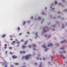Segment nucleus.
I'll return each instance as SVG.
<instances>
[{
    "instance_id": "1",
    "label": "nucleus",
    "mask_w": 67,
    "mask_h": 67,
    "mask_svg": "<svg viewBox=\"0 0 67 67\" xmlns=\"http://www.w3.org/2000/svg\"><path fill=\"white\" fill-rule=\"evenodd\" d=\"M31 56V55L29 54L25 56V58L26 60H28L29 58H30V57Z\"/></svg>"
},
{
    "instance_id": "2",
    "label": "nucleus",
    "mask_w": 67,
    "mask_h": 67,
    "mask_svg": "<svg viewBox=\"0 0 67 67\" xmlns=\"http://www.w3.org/2000/svg\"><path fill=\"white\" fill-rule=\"evenodd\" d=\"M12 58H13L14 59H15V58H17V56H16L15 55H12Z\"/></svg>"
},
{
    "instance_id": "3",
    "label": "nucleus",
    "mask_w": 67,
    "mask_h": 67,
    "mask_svg": "<svg viewBox=\"0 0 67 67\" xmlns=\"http://www.w3.org/2000/svg\"><path fill=\"white\" fill-rule=\"evenodd\" d=\"M64 42L65 43H67V41H66V40H64V41H62L61 42V43L62 44V43H64Z\"/></svg>"
},
{
    "instance_id": "4",
    "label": "nucleus",
    "mask_w": 67,
    "mask_h": 67,
    "mask_svg": "<svg viewBox=\"0 0 67 67\" xmlns=\"http://www.w3.org/2000/svg\"><path fill=\"white\" fill-rule=\"evenodd\" d=\"M20 54H25V51H20Z\"/></svg>"
},
{
    "instance_id": "5",
    "label": "nucleus",
    "mask_w": 67,
    "mask_h": 67,
    "mask_svg": "<svg viewBox=\"0 0 67 67\" xmlns=\"http://www.w3.org/2000/svg\"><path fill=\"white\" fill-rule=\"evenodd\" d=\"M16 43V42L15 41H14L11 43V44H12V45H14L15 44L14 43Z\"/></svg>"
},
{
    "instance_id": "6",
    "label": "nucleus",
    "mask_w": 67,
    "mask_h": 67,
    "mask_svg": "<svg viewBox=\"0 0 67 67\" xmlns=\"http://www.w3.org/2000/svg\"><path fill=\"white\" fill-rule=\"evenodd\" d=\"M50 46H53V44L52 43H51L50 45L49 44L48 45V47H50Z\"/></svg>"
},
{
    "instance_id": "7",
    "label": "nucleus",
    "mask_w": 67,
    "mask_h": 67,
    "mask_svg": "<svg viewBox=\"0 0 67 67\" xmlns=\"http://www.w3.org/2000/svg\"><path fill=\"white\" fill-rule=\"evenodd\" d=\"M26 47V46H25V45H23L22 46V48L23 49H24V48H25Z\"/></svg>"
},
{
    "instance_id": "8",
    "label": "nucleus",
    "mask_w": 67,
    "mask_h": 67,
    "mask_svg": "<svg viewBox=\"0 0 67 67\" xmlns=\"http://www.w3.org/2000/svg\"><path fill=\"white\" fill-rule=\"evenodd\" d=\"M42 62H40V65H39V67H42Z\"/></svg>"
},
{
    "instance_id": "9",
    "label": "nucleus",
    "mask_w": 67,
    "mask_h": 67,
    "mask_svg": "<svg viewBox=\"0 0 67 67\" xmlns=\"http://www.w3.org/2000/svg\"><path fill=\"white\" fill-rule=\"evenodd\" d=\"M42 46L43 48H46V46H45V45L44 44L43 46Z\"/></svg>"
},
{
    "instance_id": "10",
    "label": "nucleus",
    "mask_w": 67,
    "mask_h": 67,
    "mask_svg": "<svg viewBox=\"0 0 67 67\" xmlns=\"http://www.w3.org/2000/svg\"><path fill=\"white\" fill-rule=\"evenodd\" d=\"M27 41H25L24 43V44L25 45H26L27 44Z\"/></svg>"
},
{
    "instance_id": "11",
    "label": "nucleus",
    "mask_w": 67,
    "mask_h": 67,
    "mask_svg": "<svg viewBox=\"0 0 67 67\" xmlns=\"http://www.w3.org/2000/svg\"><path fill=\"white\" fill-rule=\"evenodd\" d=\"M60 49H62V50H64L65 49V48H61Z\"/></svg>"
},
{
    "instance_id": "12",
    "label": "nucleus",
    "mask_w": 67,
    "mask_h": 67,
    "mask_svg": "<svg viewBox=\"0 0 67 67\" xmlns=\"http://www.w3.org/2000/svg\"><path fill=\"white\" fill-rule=\"evenodd\" d=\"M44 30V28H43V31L44 32H46V30Z\"/></svg>"
},
{
    "instance_id": "13",
    "label": "nucleus",
    "mask_w": 67,
    "mask_h": 67,
    "mask_svg": "<svg viewBox=\"0 0 67 67\" xmlns=\"http://www.w3.org/2000/svg\"><path fill=\"white\" fill-rule=\"evenodd\" d=\"M25 23H26V22H25V21H24L23 22V25H24V24H25Z\"/></svg>"
},
{
    "instance_id": "14",
    "label": "nucleus",
    "mask_w": 67,
    "mask_h": 67,
    "mask_svg": "<svg viewBox=\"0 0 67 67\" xmlns=\"http://www.w3.org/2000/svg\"><path fill=\"white\" fill-rule=\"evenodd\" d=\"M62 29H63V28H64L65 27L64 26V25H63V24H62Z\"/></svg>"
},
{
    "instance_id": "15",
    "label": "nucleus",
    "mask_w": 67,
    "mask_h": 67,
    "mask_svg": "<svg viewBox=\"0 0 67 67\" xmlns=\"http://www.w3.org/2000/svg\"><path fill=\"white\" fill-rule=\"evenodd\" d=\"M18 31H20V28L19 27H18Z\"/></svg>"
},
{
    "instance_id": "16",
    "label": "nucleus",
    "mask_w": 67,
    "mask_h": 67,
    "mask_svg": "<svg viewBox=\"0 0 67 67\" xmlns=\"http://www.w3.org/2000/svg\"><path fill=\"white\" fill-rule=\"evenodd\" d=\"M33 46L34 47H36V45L35 44H33Z\"/></svg>"
},
{
    "instance_id": "17",
    "label": "nucleus",
    "mask_w": 67,
    "mask_h": 67,
    "mask_svg": "<svg viewBox=\"0 0 67 67\" xmlns=\"http://www.w3.org/2000/svg\"><path fill=\"white\" fill-rule=\"evenodd\" d=\"M5 34L3 35L2 36V37H5Z\"/></svg>"
},
{
    "instance_id": "18",
    "label": "nucleus",
    "mask_w": 67,
    "mask_h": 67,
    "mask_svg": "<svg viewBox=\"0 0 67 67\" xmlns=\"http://www.w3.org/2000/svg\"><path fill=\"white\" fill-rule=\"evenodd\" d=\"M40 19H41V17H38V20H40Z\"/></svg>"
},
{
    "instance_id": "19",
    "label": "nucleus",
    "mask_w": 67,
    "mask_h": 67,
    "mask_svg": "<svg viewBox=\"0 0 67 67\" xmlns=\"http://www.w3.org/2000/svg\"><path fill=\"white\" fill-rule=\"evenodd\" d=\"M16 43H17V44H20V42H19L18 41H17L16 42Z\"/></svg>"
},
{
    "instance_id": "20",
    "label": "nucleus",
    "mask_w": 67,
    "mask_h": 67,
    "mask_svg": "<svg viewBox=\"0 0 67 67\" xmlns=\"http://www.w3.org/2000/svg\"><path fill=\"white\" fill-rule=\"evenodd\" d=\"M37 32H36V33H35V35H37V36H38V35H37Z\"/></svg>"
},
{
    "instance_id": "21",
    "label": "nucleus",
    "mask_w": 67,
    "mask_h": 67,
    "mask_svg": "<svg viewBox=\"0 0 67 67\" xmlns=\"http://www.w3.org/2000/svg\"><path fill=\"white\" fill-rule=\"evenodd\" d=\"M9 49H12V47H9Z\"/></svg>"
},
{
    "instance_id": "22",
    "label": "nucleus",
    "mask_w": 67,
    "mask_h": 67,
    "mask_svg": "<svg viewBox=\"0 0 67 67\" xmlns=\"http://www.w3.org/2000/svg\"><path fill=\"white\" fill-rule=\"evenodd\" d=\"M41 13L42 14H45V13H44V12H41Z\"/></svg>"
},
{
    "instance_id": "23",
    "label": "nucleus",
    "mask_w": 67,
    "mask_h": 67,
    "mask_svg": "<svg viewBox=\"0 0 67 67\" xmlns=\"http://www.w3.org/2000/svg\"><path fill=\"white\" fill-rule=\"evenodd\" d=\"M15 65H19V63H16Z\"/></svg>"
},
{
    "instance_id": "24",
    "label": "nucleus",
    "mask_w": 67,
    "mask_h": 67,
    "mask_svg": "<svg viewBox=\"0 0 67 67\" xmlns=\"http://www.w3.org/2000/svg\"><path fill=\"white\" fill-rule=\"evenodd\" d=\"M24 58V56H23L22 58V59L23 60V59Z\"/></svg>"
},
{
    "instance_id": "25",
    "label": "nucleus",
    "mask_w": 67,
    "mask_h": 67,
    "mask_svg": "<svg viewBox=\"0 0 67 67\" xmlns=\"http://www.w3.org/2000/svg\"><path fill=\"white\" fill-rule=\"evenodd\" d=\"M37 63H35V65H37Z\"/></svg>"
},
{
    "instance_id": "26",
    "label": "nucleus",
    "mask_w": 67,
    "mask_h": 67,
    "mask_svg": "<svg viewBox=\"0 0 67 67\" xmlns=\"http://www.w3.org/2000/svg\"><path fill=\"white\" fill-rule=\"evenodd\" d=\"M29 48H31V46L29 45Z\"/></svg>"
},
{
    "instance_id": "27",
    "label": "nucleus",
    "mask_w": 67,
    "mask_h": 67,
    "mask_svg": "<svg viewBox=\"0 0 67 67\" xmlns=\"http://www.w3.org/2000/svg\"><path fill=\"white\" fill-rule=\"evenodd\" d=\"M50 37H51V35H49L48 36V38H50Z\"/></svg>"
},
{
    "instance_id": "28",
    "label": "nucleus",
    "mask_w": 67,
    "mask_h": 67,
    "mask_svg": "<svg viewBox=\"0 0 67 67\" xmlns=\"http://www.w3.org/2000/svg\"><path fill=\"white\" fill-rule=\"evenodd\" d=\"M27 33L28 34H30V32L29 31H28L27 32Z\"/></svg>"
},
{
    "instance_id": "29",
    "label": "nucleus",
    "mask_w": 67,
    "mask_h": 67,
    "mask_svg": "<svg viewBox=\"0 0 67 67\" xmlns=\"http://www.w3.org/2000/svg\"><path fill=\"white\" fill-rule=\"evenodd\" d=\"M46 59L45 58H43V60H45Z\"/></svg>"
},
{
    "instance_id": "30",
    "label": "nucleus",
    "mask_w": 67,
    "mask_h": 67,
    "mask_svg": "<svg viewBox=\"0 0 67 67\" xmlns=\"http://www.w3.org/2000/svg\"><path fill=\"white\" fill-rule=\"evenodd\" d=\"M57 2H54V4H57Z\"/></svg>"
},
{
    "instance_id": "31",
    "label": "nucleus",
    "mask_w": 67,
    "mask_h": 67,
    "mask_svg": "<svg viewBox=\"0 0 67 67\" xmlns=\"http://www.w3.org/2000/svg\"><path fill=\"white\" fill-rule=\"evenodd\" d=\"M4 46H5V47H7V44H4Z\"/></svg>"
},
{
    "instance_id": "32",
    "label": "nucleus",
    "mask_w": 67,
    "mask_h": 67,
    "mask_svg": "<svg viewBox=\"0 0 67 67\" xmlns=\"http://www.w3.org/2000/svg\"><path fill=\"white\" fill-rule=\"evenodd\" d=\"M45 37H47V35H44Z\"/></svg>"
},
{
    "instance_id": "33",
    "label": "nucleus",
    "mask_w": 67,
    "mask_h": 67,
    "mask_svg": "<svg viewBox=\"0 0 67 67\" xmlns=\"http://www.w3.org/2000/svg\"><path fill=\"white\" fill-rule=\"evenodd\" d=\"M63 52L64 53H66V51H63Z\"/></svg>"
},
{
    "instance_id": "34",
    "label": "nucleus",
    "mask_w": 67,
    "mask_h": 67,
    "mask_svg": "<svg viewBox=\"0 0 67 67\" xmlns=\"http://www.w3.org/2000/svg\"><path fill=\"white\" fill-rule=\"evenodd\" d=\"M10 55H12V52H10Z\"/></svg>"
},
{
    "instance_id": "35",
    "label": "nucleus",
    "mask_w": 67,
    "mask_h": 67,
    "mask_svg": "<svg viewBox=\"0 0 67 67\" xmlns=\"http://www.w3.org/2000/svg\"><path fill=\"white\" fill-rule=\"evenodd\" d=\"M10 40V41H12V40H13V39L12 38H11Z\"/></svg>"
},
{
    "instance_id": "36",
    "label": "nucleus",
    "mask_w": 67,
    "mask_h": 67,
    "mask_svg": "<svg viewBox=\"0 0 67 67\" xmlns=\"http://www.w3.org/2000/svg\"><path fill=\"white\" fill-rule=\"evenodd\" d=\"M52 26L53 27H55V26L54 25H53Z\"/></svg>"
},
{
    "instance_id": "37",
    "label": "nucleus",
    "mask_w": 67,
    "mask_h": 67,
    "mask_svg": "<svg viewBox=\"0 0 67 67\" xmlns=\"http://www.w3.org/2000/svg\"><path fill=\"white\" fill-rule=\"evenodd\" d=\"M51 57L52 59H53V57L52 56H51Z\"/></svg>"
},
{
    "instance_id": "38",
    "label": "nucleus",
    "mask_w": 67,
    "mask_h": 67,
    "mask_svg": "<svg viewBox=\"0 0 67 67\" xmlns=\"http://www.w3.org/2000/svg\"><path fill=\"white\" fill-rule=\"evenodd\" d=\"M57 13H58L59 14L60 13V12H57Z\"/></svg>"
},
{
    "instance_id": "39",
    "label": "nucleus",
    "mask_w": 67,
    "mask_h": 67,
    "mask_svg": "<svg viewBox=\"0 0 67 67\" xmlns=\"http://www.w3.org/2000/svg\"><path fill=\"white\" fill-rule=\"evenodd\" d=\"M5 67H7V65H5Z\"/></svg>"
},
{
    "instance_id": "40",
    "label": "nucleus",
    "mask_w": 67,
    "mask_h": 67,
    "mask_svg": "<svg viewBox=\"0 0 67 67\" xmlns=\"http://www.w3.org/2000/svg\"><path fill=\"white\" fill-rule=\"evenodd\" d=\"M5 53H6V54H7V53H8V51H6Z\"/></svg>"
},
{
    "instance_id": "41",
    "label": "nucleus",
    "mask_w": 67,
    "mask_h": 67,
    "mask_svg": "<svg viewBox=\"0 0 67 67\" xmlns=\"http://www.w3.org/2000/svg\"><path fill=\"white\" fill-rule=\"evenodd\" d=\"M4 49H6V48H7V47L5 46V47H4Z\"/></svg>"
},
{
    "instance_id": "42",
    "label": "nucleus",
    "mask_w": 67,
    "mask_h": 67,
    "mask_svg": "<svg viewBox=\"0 0 67 67\" xmlns=\"http://www.w3.org/2000/svg\"><path fill=\"white\" fill-rule=\"evenodd\" d=\"M59 5H62V3H59Z\"/></svg>"
},
{
    "instance_id": "43",
    "label": "nucleus",
    "mask_w": 67,
    "mask_h": 67,
    "mask_svg": "<svg viewBox=\"0 0 67 67\" xmlns=\"http://www.w3.org/2000/svg\"><path fill=\"white\" fill-rule=\"evenodd\" d=\"M19 34V35H22V33H20Z\"/></svg>"
},
{
    "instance_id": "44",
    "label": "nucleus",
    "mask_w": 67,
    "mask_h": 67,
    "mask_svg": "<svg viewBox=\"0 0 67 67\" xmlns=\"http://www.w3.org/2000/svg\"><path fill=\"white\" fill-rule=\"evenodd\" d=\"M57 46H59V44H57Z\"/></svg>"
},
{
    "instance_id": "45",
    "label": "nucleus",
    "mask_w": 67,
    "mask_h": 67,
    "mask_svg": "<svg viewBox=\"0 0 67 67\" xmlns=\"http://www.w3.org/2000/svg\"><path fill=\"white\" fill-rule=\"evenodd\" d=\"M37 59H39V57L37 58Z\"/></svg>"
},
{
    "instance_id": "46",
    "label": "nucleus",
    "mask_w": 67,
    "mask_h": 67,
    "mask_svg": "<svg viewBox=\"0 0 67 67\" xmlns=\"http://www.w3.org/2000/svg\"><path fill=\"white\" fill-rule=\"evenodd\" d=\"M15 41H18V39H15Z\"/></svg>"
},
{
    "instance_id": "47",
    "label": "nucleus",
    "mask_w": 67,
    "mask_h": 67,
    "mask_svg": "<svg viewBox=\"0 0 67 67\" xmlns=\"http://www.w3.org/2000/svg\"><path fill=\"white\" fill-rule=\"evenodd\" d=\"M23 40H21V42H23Z\"/></svg>"
},
{
    "instance_id": "48",
    "label": "nucleus",
    "mask_w": 67,
    "mask_h": 67,
    "mask_svg": "<svg viewBox=\"0 0 67 67\" xmlns=\"http://www.w3.org/2000/svg\"><path fill=\"white\" fill-rule=\"evenodd\" d=\"M62 2H65V0H62Z\"/></svg>"
},
{
    "instance_id": "49",
    "label": "nucleus",
    "mask_w": 67,
    "mask_h": 67,
    "mask_svg": "<svg viewBox=\"0 0 67 67\" xmlns=\"http://www.w3.org/2000/svg\"><path fill=\"white\" fill-rule=\"evenodd\" d=\"M44 51L45 52H46V51H47V49H46L44 50Z\"/></svg>"
},
{
    "instance_id": "50",
    "label": "nucleus",
    "mask_w": 67,
    "mask_h": 67,
    "mask_svg": "<svg viewBox=\"0 0 67 67\" xmlns=\"http://www.w3.org/2000/svg\"><path fill=\"white\" fill-rule=\"evenodd\" d=\"M31 19H33V17H32L31 18Z\"/></svg>"
},
{
    "instance_id": "51",
    "label": "nucleus",
    "mask_w": 67,
    "mask_h": 67,
    "mask_svg": "<svg viewBox=\"0 0 67 67\" xmlns=\"http://www.w3.org/2000/svg\"><path fill=\"white\" fill-rule=\"evenodd\" d=\"M52 10H54V8H52Z\"/></svg>"
},
{
    "instance_id": "52",
    "label": "nucleus",
    "mask_w": 67,
    "mask_h": 67,
    "mask_svg": "<svg viewBox=\"0 0 67 67\" xmlns=\"http://www.w3.org/2000/svg\"><path fill=\"white\" fill-rule=\"evenodd\" d=\"M34 49V50H36V49H35V48H34V49Z\"/></svg>"
},
{
    "instance_id": "53",
    "label": "nucleus",
    "mask_w": 67,
    "mask_h": 67,
    "mask_svg": "<svg viewBox=\"0 0 67 67\" xmlns=\"http://www.w3.org/2000/svg\"><path fill=\"white\" fill-rule=\"evenodd\" d=\"M65 59V57H64L63 58V59Z\"/></svg>"
},
{
    "instance_id": "54",
    "label": "nucleus",
    "mask_w": 67,
    "mask_h": 67,
    "mask_svg": "<svg viewBox=\"0 0 67 67\" xmlns=\"http://www.w3.org/2000/svg\"><path fill=\"white\" fill-rule=\"evenodd\" d=\"M62 20H64V19L63 18H62Z\"/></svg>"
},
{
    "instance_id": "55",
    "label": "nucleus",
    "mask_w": 67,
    "mask_h": 67,
    "mask_svg": "<svg viewBox=\"0 0 67 67\" xmlns=\"http://www.w3.org/2000/svg\"><path fill=\"white\" fill-rule=\"evenodd\" d=\"M45 9L46 10V9H47V7H45Z\"/></svg>"
},
{
    "instance_id": "56",
    "label": "nucleus",
    "mask_w": 67,
    "mask_h": 67,
    "mask_svg": "<svg viewBox=\"0 0 67 67\" xmlns=\"http://www.w3.org/2000/svg\"><path fill=\"white\" fill-rule=\"evenodd\" d=\"M40 60H42V58H40Z\"/></svg>"
},
{
    "instance_id": "57",
    "label": "nucleus",
    "mask_w": 67,
    "mask_h": 67,
    "mask_svg": "<svg viewBox=\"0 0 67 67\" xmlns=\"http://www.w3.org/2000/svg\"><path fill=\"white\" fill-rule=\"evenodd\" d=\"M53 31H55V29H53Z\"/></svg>"
},
{
    "instance_id": "58",
    "label": "nucleus",
    "mask_w": 67,
    "mask_h": 67,
    "mask_svg": "<svg viewBox=\"0 0 67 67\" xmlns=\"http://www.w3.org/2000/svg\"><path fill=\"white\" fill-rule=\"evenodd\" d=\"M67 11V9H65V11Z\"/></svg>"
},
{
    "instance_id": "59",
    "label": "nucleus",
    "mask_w": 67,
    "mask_h": 67,
    "mask_svg": "<svg viewBox=\"0 0 67 67\" xmlns=\"http://www.w3.org/2000/svg\"><path fill=\"white\" fill-rule=\"evenodd\" d=\"M22 67H26L25 66H22Z\"/></svg>"
},
{
    "instance_id": "60",
    "label": "nucleus",
    "mask_w": 67,
    "mask_h": 67,
    "mask_svg": "<svg viewBox=\"0 0 67 67\" xmlns=\"http://www.w3.org/2000/svg\"><path fill=\"white\" fill-rule=\"evenodd\" d=\"M17 46H19V44H18Z\"/></svg>"
},
{
    "instance_id": "61",
    "label": "nucleus",
    "mask_w": 67,
    "mask_h": 67,
    "mask_svg": "<svg viewBox=\"0 0 67 67\" xmlns=\"http://www.w3.org/2000/svg\"><path fill=\"white\" fill-rule=\"evenodd\" d=\"M11 67H13V65H11Z\"/></svg>"
},
{
    "instance_id": "62",
    "label": "nucleus",
    "mask_w": 67,
    "mask_h": 67,
    "mask_svg": "<svg viewBox=\"0 0 67 67\" xmlns=\"http://www.w3.org/2000/svg\"><path fill=\"white\" fill-rule=\"evenodd\" d=\"M48 63L49 64H50V63H51V62H49Z\"/></svg>"
},
{
    "instance_id": "63",
    "label": "nucleus",
    "mask_w": 67,
    "mask_h": 67,
    "mask_svg": "<svg viewBox=\"0 0 67 67\" xmlns=\"http://www.w3.org/2000/svg\"><path fill=\"white\" fill-rule=\"evenodd\" d=\"M53 54H54V53H55V52H53Z\"/></svg>"
},
{
    "instance_id": "64",
    "label": "nucleus",
    "mask_w": 67,
    "mask_h": 67,
    "mask_svg": "<svg viewBox=\"0 0 67 67\" xmlns=\"http://www.w3.org/2000/svg\"><path fill=\"white\" fill-rule=\"evenodd\" d=\"M52 8V6H50V8Z\"/></svg>"
}]
</instances>
